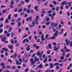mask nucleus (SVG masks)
Segmentation results:
<instances>
[{
	"label": "nucleus",
	"mask_w": 72,
	"mask_h": 72,
	"mask_svg": "<svg viewBox=\"0 0 72 72\" xmlns=\"http://www.w3.org/2000/svg\"><path fill=\"white\" fill-rule=\"evenodd\" d=\"M47 71L48 72H49L51 71V72H53L54 71V70L53 69H52V71H51L50 70H47Z\"/></svg>",
	"instance_id": "21"
},
{
	"label": "nucleus",
	"mask_w": 72,
	"mask_h": 72,
	"mask_svg": "<svg viewBox=\"0 0 72 72\" xmlns=\"http://www.w3.org/2000/svg\"><path fill=\"white\" fill-rule=\"evenodd\" d=\"M14 4V2L13 1H11V5H13V4Z\"/></svg>",
	"instance_id": "28"
},
{
	"label": "nucleus",
	"mask_w": 72,
	"mask_h": 72,
	"mask_svg": "<svg viewBox=\"0 0 72 72\" xmlns=\"http://www.w3.org/2000/svg\"><path fill=\"white\" fill-rule=\"evenodd\" d=\"M11 68L9 66H8L7 67V69H9Z\"/></svg>",
	"instance_id": "61"
},
{
	"label": "nucleus",
	"mask_w": 72,
	"mask_h": 72,
	"mask_svg": "<svg viewBox=\"0 0 72 72\" xmlns=\"http://www.w3.org/2000/svg\"><path fill=\"white\" fill-rule=\"evenodd\" d=\"M12 68L14 69H15V68H16V67L14 66H12Z\"/></svg>",
	"instance_id": "41"
},
{
	"label": "nucleus",
	"mask_w": 72,
	"mask_h": 72,
	"mask_svg": "<svg viewBox=\"0 0 72 72\" xmlns=\"http://www.w3.org/2000/svg\"><path fill=\"white\" fill-rule=\"evenodd\" d=\"M35 9L36 10V11H38L39 9H38V6H35Z\"/></svg>",
	"instance_id": "18"
},
{
	"label": "nucleus",
	"mask_w": 72,
	"mask_h": 72,
	"mask_svg": "<svg viewBox=\"0 0 72 72\" xmlns=\"http://www.w3.org/2000/svg\"><path fill=\"white\" fill-rule=\"evenodd\" d=\"M5 7H6L5 6H4L3 5L1 6V8H5Z\"/></svg>",
	"instance_id": "40"
},
{
	"label": "nucleus",
	"mask_w": 72,
	"mask_h": 72,
	"mask_svg": "<svg viewBox=\"0 0 72 72\" xmlns=\"http://www.w3.org/2000/svg\"><path fill=\"white\" fill-rule=\"evenodd\" d=\"M16 64L17 65H21V63L18 61V60H16Z\"/></svg>",
	"instance_id": "10"
},
{
	"label": "nucleus",
	"mask_w": 72,
	"mask_h": 72,
	"mask_svg": "<svg viewBox=\"0 0 72 72\" xmlns=\"http://www.w3.org/2000/svg\"><path fill=\"white\" fill-rule=\"evenodd\" d=\"M6 10H5L3 11V13H4L6 12Z\"/></svg>",
	"instance_id": "54"
},
{
	"label": "nucleus",
	"mask_w": 72,
	"mask_h": 72,
	"mask_svg": "<svg viewBox=\"0 0 72 72\" xmlns=\"http://www.w3.org/2000/svg\"><path fill=\"white\" fill-rule=\"evenodd\" d=\"M28 70H29V68H26V70H25V71L26 72H27L28 71Z\"/></svg>",
	"instance_id": "51"
},
{
	"label": "nucleus",
	"mask_w": 72,
	"mask_h": 72,
	"mask_svg": "<svg viewBox=\"0 0 72 72\" xmlns=\"http://www.w3.org/2000/svg\"><path fill=\"white\" fill-rule=\"evenodd\" d=\"M59 10V6H57L56 8V11H58Z\"/></svg>",
	"instance_id": "48"
},
{
	"label": "nucleus",
	"mask_w": 72,
	"mask_h": 72,
	"mask_svg": "<svg viewBox=\"0 0 72 72\" xmlns=\"http://www.w3.org/2000/svg\"><path fill=\"white\" fill-rule=\"evenodd\" d=\"M49 20H50V18H47L46 19V21H49Z\"/></svg>",
	"instance_id": "33"
},
{
	"label": "nucleus",
	"mask_w": 72,
	"mask_h": 72,
	"mask_svg": "<svg viewBox=\"0 0 72 72\" xmlns=\"http://www.w3.org/2000/svg\"><path fill=\"white\" fill-rule=\"evenodd\" d=\"M6 38H3L2 39V41L3 42V41H4L5 40Z\"/></svg>",
	"instance_id": "36"
},
{
	"label": "nucleus",
	"mask_w": 72,
	"mask_h": 72,
	"mask_svg": "<svg viewBox=\"0 0 72 72\" xmlns=\"http://www.w3.org/2000/svg\"><path fill=\"white\" fill-rule=\"evenodd\" d=\"M5 55L6 56H8V52H6L5 54Z\"/></svg>",
	"instance_id": "44"
},
{
	"label": "nucleus",
	"mask_w": 72,
	"mask_h": 72,
	"mask_svg": "<svg viewBox=\"0 0 72 72\" xmlns=\"http://www.w3.org/2000/svg\"><path fill=\"white\" fill-rule=\"evenodd\" d=\"M42 28H46V26L43 25L42 26Z\"/></svg>",
	"instance_id": "25"
},
{
	"label": "nucleus",
	"mask_w": 72,
	"mask_h": 72,
	"mask_svg": "<svg viewBox=\"0 0 72 72\" xmlns=\"http://www.w3.org/2000/svg\"><path fill=\"white\" fill-rule=\"evenodd\" d=\"M29 48H30V45H28L26 48V50L27 51H30V49Z\"/></svg>",
	"instance_id": "11"
},
{
	"label": "nucleus",
	"mask_w": 72,
	"mask_h": 72,
	"mask_svg": "<svg viewBox=\"0 0 72 72\" xmlns=\"http://www.w3.org/2000/svg\"><path fill=\"white\" fill-rule=\"evenodd\" d=\"M16 55H17V53H16L13 56V59H14V58H15V57H16Z\"/></svg>",
	"instance_id": "24"
},
{
	"label": "nucleus",
	"mask_w": 72,
	"mask_h": 72,
	"mask_svg": "<svg viewBox=\"0 0 72 72\" xmlns=\"http://www.w3.org/2000/svg\"><path fill=\"white\" fill-rule=\"evenodd\" d=\"M54 66H58V65H59V64L58 63H56L54 64Z\"/></svg>",
	"instance_id": "20"
},
{
	"label": "nucleus",
	"mask_w": 72,
	"mask_h": 72,
	"mask_svg": "<svg viewBox=\"0 0 72 72\" xmlns=\"http://www.w3.org/2000/svg\"><path fill=\"white\" fill-rule=\"evenodd\" d=\"M25 30L26 31H29V28L28 27H26L25 29Z\"/></svg>",
	"instance_id": "39"
},
{
	"label": "nucleus",
	"mask_w": 72,
	"mask_h": 72,
	"mask_svg": "<svg viewBox=\"0 0 72 72\" xmlns=\"http://www.w3.org/2000/svg\"><path fill=\"white\" fill-rule=\"evenodd\" d=\"M21 25V22H19L18 23V26H20Z\"/></svg>",
	"instance_id": "32"
},
{
	"label": "nucleus",
	"mask_w": 72,
	"mask_h": 72,
	"mask_svg": "<svg viewBox=\"0 0 72 72\" xmlns=\"http://www.w3.org/2000/svg\"><path fill=\"white\" fill-rule=\"evenodd\" d=\"M54 49L55 51H56V50H57V51H58V49H59V47H57V46H55L54 47Z\"/></svg>",
	"instance_id": "7"
},
{
	"label": "nucleus",
	"mask_w": 72,
	"mask_h": 72,
	"mask_svg": "<svg viewBox=\"0 0 72 72\" xmlns=\"http://www.w3.org/2000/svg\"><path fill=\"white\" fill-rule=\"evenodd\" d=\"M64 49L65 50V51H70V50L69 49H67V47L65 46L64 47Z\"/></svg>",
	"instance_id": "12"
},
{
	"label": "nucleus",
	"mask_w": 72,
	"mask_h": 72,
	"mask_svg": "<svg viewBox=\"0 0 72 72\" xmlns=\"http://www.w3.org/2000/svg\"><path fill=\"white\" fill-rule=\"evenodd\" d=\"M47 57H46L44 58V60L43 61V63H45L47 62Z\"/></svg>",
	"instance_id": "15"
},
{
	"label": "nucleus",
	"mask_w": 72,
	"mask_h": 72,
	"mask_svg": "<svg viewBox=\"0 0 72 72\" xmlns=\"http://www.w3.org/2000/svg\"><path fill=\"white\" fill-rule=\"evenodd\" d=\"M3 31V29H0V33H1Z\"/></svg>",
	"instance_id": "31"
},
{
	"label": "nucleus",
	"mask_w": 72,
	"mask_h": 72,
	"mask_svg": "<svg viewBox=\"0 0 72 72\" xmlns=\"http://www.w3.org/2000/svg\"><path fill=\"white\" fill-rule=\"evenodd\" d=\"M34 60L35 62H37L39 61V58H37L36 57H35L34 58Z\"/></svg>",
	"instance_id": "16"
},
{
	"label": "nucleus",
	"mask_w": 72,
	"mask_h": 72,
	"mask_svg": "<svg viewBox=\"0 0 72 72\" xmlns=\"http://www.w3.org/2000/svg\"><path fill=\"white\" fill-rule=\"evenodd\" d=\"M55 38V37H52L51 38H49V39H54Z\"/></svg>",
	"instance_id": "27"
},
{
	"label": "nucleus",
	"mask_w": 72,
	"mask_h": 72,
	"mask_svg": "<svg viewBox=\"0 0 72 72\" xmlns=\"http://www.w3.org/2000/svg\"><path fill=\"white\" fill-rule=\"evenodd\" d=\"M42 65H41V64H40L38 68H42Z\"/></svg>",
	"instance_id": "23"
},
{
	"label": "nucleus",
	"mask_w": 72,
	"mask_h": 72,
	"mask_svg": "<svg viewBox=\"0 0 72 72\" xmlns=\"http://www.w3.org/2000/svg\"><path fill=\"white\" fill-rule=\"evenodd\" d=\"M8 48H10V49H13V45H9L8 46Z\"/></svg>",
	"instance_id": "13"
},
{
	"label": "nucleus",
	"mask_w": 72,
	"mask_h": 72,
	"mask_svg": "<svg viewBox=\"0 0 72 72\" xmlns=\"http://www.w3.org/2000/svg\"><path fill=\"white\" fill-rule=\"evenodd\" d=\"M3 49L5 51H8V49L7 48H3Z\"/></svg>",
	"instance_id": "17"
},
{
	"label": "nucleus",
	"mask_w": 72,
	"mask_h": 72,
	"mask_svg": "<svg viewBox=\"0 0 72 72\" xmlns=\"http://www.w3.org/2000/svg\"><path fill=\"white\" fill-rule=\"evenodd\" d=\"M22 8H21L19 9V10L18 12V13H19L20 12H22Z\"/></svg>",
	"instance_id": "19"
},
{
	"label": "nucleus",
	"mask_w": 72,
	"mask_h": 72,
	"mask_svg": "<svg viewBox=\"0 0 72 72\" xmlns=\"http://www.w3.org/2000/svg\"><path fill=\"white\" fill-rule=\"evenodd\" d=\"M64 57H61V60H63V59H64Z\"/></svg>",
	"instance_id": "58"
},
{
	"label": "nucleus",
	"mask_w": 72,
	"mask_h": 72,
	"mask_svg": "<svg viewBox=\"0 0 72 72\" xmlns=\"http://www.w3.org/2000/svg\"><path fill=\"white\" fill-rule=\"evenodd\" d=\"M32 24H33V25H29V26L30 27H33V26H35V22L34 21H33V22H32Z\"/></svg>",
	"instance_id": "9"
},
{
	"label": "nucleus",
	"mask_w": 72,
	"mask_h": 72,
	"mask_svg": "<svg viewBox=\"0 0 72 72\" xmlns=\"http://www.w3.org/2000/svg\"><path fill=\"white\" fill-rule=\"evenodd\" d=\"M44 34H43L41 36V38H44Z\"/></svg>",
	"instance_id": "64"
},
{
	"label": "nucleus",
	"mask_w": 72,
	"mask_h": 72,
	"mask_svg": "<svg viewBox=\"0 0 72 72\" xmlns=\"http://www.w3.org/2000/svg\"><path fill=\"white\" fill-rule=\"evenodd\" d=\"M29 40H31L32 39V37L31 36H29Z\"/></svg>",
	"instance_id": "42"
},
{
	"label": "nucleus",
	"mask_w": 72,
	"mask_h": 72,
	"mask_svg": "<svg viewBox=\"0 0 72 72\" xmlns=\"http://www.w3.org/2000/svg\"><path fill=\"white\" fill-rule=\"evenodd\" d=\"M44 52L42 51L40 52L39 51L37 52V55L38 56H40L39 57L41 58V55L43 54Z\"/></svg>",
	"instance_id": "2"
},
{
	"label": "nucleus",
	"mask_w": 72,
	"mask_h": 72,
	"mask_svg": "<svg viewBox=\"0 0 72 72\" xmlns=\"http://www.w3.org/2000/svg\"><path fill=\"white\" fill-rule=\"evenodd\" d=\"M54 24H55V23H54V22H52L51 23V26H54Z\"/></svg>",
	"instance_id": "34"
},
{
	"label": "nucleus",
	"mask_w": 72,
	"mask_h": 72,
	"mask_svg": "<svg viewBox=\"0 0 72 72\" xmlns=\"http://www.w3.org/2000/svg\"><path fill=\"white\" fill-rule=\"evenodd\" d=\"M18 32L19 33H21V29H19V30Z\"/></svg>",
	"instance_id": "56"
},
{
	"label": "nucleus",
	"mask_w": 72,
	"mask_h": 72,
	"mask_svg": "<svg viewBox=\"0 0 72 72\" xmlns=\"http://www.w3.org/2000/svg\"><path fill=\"white\" fill-rule=\"evenodd\" d=\"M3 24H1L0 25V28L1 27H3Z\"/></svg>",
	"instance_id": "52"
},
{
	"label": "nucleus",
	"mask_w": 72,
	"mask_h": 72,
	"mask_svg": "<svg viewBox=\"0 0 72 72\" xmlns=\"http://www.w3.org/2000/svg\"><path fill=\"white\" fill-rule=\"evenodd\" d=\"M11 24L12 25H15V23L14 22H13L11 23Z\"/></svg>",
	"instance_id": "53"
},
{
	"label": "nucleus",
	"mask_w": 72,
	"mask_h": 72,
	"mask_svg": "<svg viewBox=\"0 0 72 72\" xmlns=\"http://www.w3.org/2000/svg\"><path fill=\"white\" fill-rule=\"evenodd\" d=\"M4 43H5V44H7V43H8V41L6 40L4 42Z\"/></svg>",
	"instance_id": "55"
},
{
	"label": "nucleus",
	"mask_w": 72,
	"mask_h": 72,
	"mask_svg": "<svg viewBox=\"0 0 72 72\" xmlns=\"http://www.w3.org/2000/svg\"><path fill=\"white\" fill-rule=\"evenodd\" d=\"M59 66L60 67H62L63 66V65L62 64H59Z\"/></svg>",
	"instance_id": "62"
},
{
	"label": "nucleus",
	"mask_w": 72,
	"mask_h": 72,
	"mask_svg": "<svg viewBox=\"0 0 72 72\" xmlns=\"http://www.w3.org/2000/svg\"><path fill=\"white\" fill-rule=\"evenodd\" d=\"M30 61L32 62V64H34V62H33V59L31 58L30 59Z\"/></svg>",
	"instance_id": "14"
},
{
	"label": "nucleus",
	"mask_w": 72,
	"mask_h": 72,
	"mask_svg": "<svg viewBox=\"0 0 72 72\" xmlns=\"http://www.w3.org/2000/svg\"><path fill=\"white\" fill-rule=\"evenodd\" d=\"M4 18L2 17V18H1L0 21H4Z\"/></svg>",
	"instance_id": "47"
},
{
	"label": "nucleus",
	"mask_w": 72,
	"mask_h": 72,
	"mask_svg": "<svg viewBox=\"0 0 72 72\" xmlns=\"http://www.w3.org/2000/svg\"><path fill=\"white\" fill-rule=\"evenodd\" d=\"M68 34L67 33H66L65 34H64V36H66Z\"/></svg>",
	"instance_id": "49"
},
{
	"label": "nucleus",
	"mask_w": 72,
	"mask_h": 72,
	"mask_svg": "<svg viewBox=\"0 0 72 72\" xmlns=\"http://www.w3.org/2000/svg\"><path fill=\"white\" fill-rule=\"evenodd\" d=\"M48 37H49V34H46V39H47L48 38Z\"/></svg>",
	"instance_id": "26"
},
{
	"label": "nucleus",
	"mask_w": 72,
	"mask_h": 72,
	"mask_svg": "<svg viewBox=\"0 0 72 72\" xmlns=\"http://www.w3.org/2000/svg\"><path fill=\"white\" fill-rule=\"evenodd\" d=\"M65 42L67 43L66 45H69V41H68V39H65Z\"/></svg>",
	"instance_id": "8"
},
{
	"label": "nucleus",
	"mask_w": 72,
	"mask_h": 72,
	"mask_svg": "<svg viewBox=\"0 0 72 72\" xmlns=\"http://www.w3.org/2000/svg\"><path fill=\"white\" fill-rule=\"evenodd\" d=\"M50 22H46V25L48 26V24H50Z\"/></svg>",
	"instance_id": "30"
},
{
	"label": "nucleus",
	"mask_w": 72,
	"mask_h": 72,
	"mask_svg": "<svg viewBox=\"0 0 72 72\" xmlns=\"http://www.w3.org/2000/svg\"><path fill=\"white\" fill-rule=\"evenodd\" d=\"M4 33H5V34H7V33H8V32H7V31L5 30Z\"/></svg>",
	"instance_id": "57"
},
{
	"label": "nucleus",
	"mask_w": 72,
	"mask_h": 72,
	"mask_svg": "<svg viewBox=\"0 0 72 72\" xmlns=\"http://www.w3.org/2000/svg\"><path fill=\"white\" fill-rule=\"evenodd\" d=\"M70 46H72V40L70 42V44H69Z\"/></svg>",
	"instance_id": "38"
},
{
	"label": "nucleus",
	"mask_w": 72,
	"mask_h": 72,
	"mask_svg": "<svg viewBox=\"0 0 72 72\" xmlns=\"http://www.w3.org/2000/svg\"><path fill=\"white\" fill-rule=\"evenodd\" d=\"M58 33H59V32H58V31L56 30L55 32V33L53 35L54 36H57L58 35Z\"/></svg>",
	"instance_id": "5"
},
{
	"label": "nucleus",
	"mask_w": 72,
	"mask_h": 72,
	"mask_svg": "<svg viewBox=\"0 0 72 72\" xmlns=\"http://www.w3.org/2000/svg\"><path fill=\"white\" fill-rule=\"evenodd\" d=\"M11 43L12 44H14V42H13V39H12L11 40Z\"/></svg>",
	"instance_id": "60"
},
{
	"label": "nucleus",
	"mask_w": 72,
	"mask_h": 72,
	"mask_svg": "<svg viewBox=\"0 0 72 72\" xmlns=\"http://www.w3.org/2000/svg\"><path fill=\"white\" fill-rule=\"evenodd\" d=\"M8 62H10V63H12V60H11V59L8 60Z\"/></svg>",
	"instance_id": "63"
},
{
	"label": "nucleus",
	"mask_w": 72,
	"mask_h": 72,
	"mask_svg": "<svg viewBox=\"0 0 72 72\" xmlns=\"http://www.w3.org/2000/svg\"><path fill=\"white\" fill-rule=\"evenodd\" d=\"M1 65L3 67V68L4 69V68H5V64L4 63H2L1 64Z\"/></svg>",
	"instance_id": "6"
},
{
	"label": "nucleus",
	"mask_w": 72,
	"mask_h": 72,
	"mask_svg": "<svg viewBox=\"0 0 72 72\" xmlns=\"http://www.w3.org/2000/svg\"><path fill=\"white\" fill-rule=\"evenodd\" d=\"M50 67L51 68H53V67H54L53 64H50Z\"/></svg>",
	"instance_id": "22"
},
{
	"label": "nucleus",
	"mask_w": 72,
	"mask_h": 72,
	"mask_svg": "<svg viewBox=\"0 0 72 72\" xmlns=\"http://www.w3.org/2000/svg\"><path fill=\"white\" fill-rule=\"evenodd\" d=\"M48 46L49 48H52L51 46V45H50V44H49Z\"/></svg>",
	"instance_id": "46"
},
{
	"label": "nucleus",
	"mask_w": 72,
	"mask_h": 72,
	"mask_svg": "<svg viewBox=\"0 0 72 72\" xmlns=\"http://www.w3.org/2000/svg\"><path fill=\"white\" fill-rule=\"evenodd\" d=\"M60 9L61 10L63 9V6H61L60 7Z\"/></svg>",
	"instance_id": "45"
},
{
	"label": "nucleus",
	"mask_w": 72,
	"mask_h": 72,
	"mask_svg": "<svg viewBox=\"0 0 72 72\" xmlns=\"http://www.w3.org/2000/svg\"><path fill=\"white\" fill-rule=\"evenodd\" d=\"M39 16H37L36 17V19H35V21L36 22V24H38V22H37V20L39 19Z\"/></svg>",
	"instance_id": "3"
},
{
	"label": "nucleus",
	"mask_w": 72,
	"mask_h": 72,
	"mask_svg": "<svg viewBox=\"0 0 72 72\" xmlns=\"http://www.w3.org/2000/svg\"><path fill=\"white\" fill-rule=\"evenodd\" d=\"M64 4H65L66 5H68L67 4V2H64Z\"/></svg>",
	"instance_id": "43"
},
{
	"label": "nucleus",
	"mask_w": 72,
	"mask_h": 72,
	"mask_svg": "<svg viewBox=\"0 0 72 72\" xmlns=\"http://www.w3.org/2000/svg\"><path fill=\"white\" fill-rule=\"evenodd\" d=\"M69 55H70L69 53L66 56V58H68V57H69Z\"/></svg>",
	"instance_id": "35"
},
{
	"label": "nucleus",
	"mask_w": 72,
	"mask_h": 72,
	"mask_svg": "<svg viewBox=\"0 0 72 72\" xmlns=\"http://www.w3.org/2000/svg\"><path fill=\"white\" fill-rule=\"evenodd\" d=\"M45 9V8H43L42 9V10H43V11L42 12V14L41 15V17H44V13H45V11H43Z\"/></svg>",
	"instance_id": "4"
},
{
	"label": "nucleus",
	"mask_w": 72,
	"mask_h": 72,
	"mask_svg": "<svg viewBox=\"0 0 72 72\" xmlns=\"http://www.w3.org/2000/svg\"><path fill=\"white\" fill-rule=\"evenodd\" d=\"M71 2H69L68 3V4L69 6H71Z\"/></svg>",
	"instance_id": "29"
},
{
	"label": "nucleus",
	"mask_w": 72,
	"mask_h": 72,
	"mask_svg": "<svg viewBox=\"0 0 72 72\" xmlns=\"http://www.w3.org/2000/svg\"><path fill=\"white\" fill-rule=\"evenodd\" d=\"M11 17H12V15L11 14H10L8 16V18L7 19L6 21V23H8L9 22V21L8 20H10L11 19Z\"/></svg>",
	"instance_id": "1"
},
{
	"label": "nucleus",
	"mask_w": 72,
	"mask_h": 72,
	"mask_svg": "<svg viewBox=\"0 0 72 72\" xmlns=\"http://www.w3.org/2000/svg\"><path fill=\"white\" fill-rule=\"evenodd\" d=\"M10 33H8V34L7 35V37H10Z\"/></svg>",
	"instance_id": "50"
},
{
	"label": "nucleus",
	"mask_w": 72,
	"mask_h": 72,
	"mask_svg": "<svg viewBox=\"0 0 72 72\" xmlns=\"http://www.w3.org/2000/svg\"><path fill=\"white\" fill-rule=\"evenodd\" d=\"M9 29L10 30H8V31L9 32H10L12 31V28H10Z\"/></svg>",
	"instance_id": "37"
},
{
	"label": "nucleus",
	"mask_w": 72,
	"mask_h": 72,
	"mask_svg": "<svg viewBox=\"0 0 72 72\" xmlns=\"http://www.w3.org/2000/svg\"><path fill=\"white\" fill-rule=\"evenodd\" d=\"M39 35H41L42 34V32H39Z\"/></svg>",
	"instance_id": "59"
}]
</instances>
